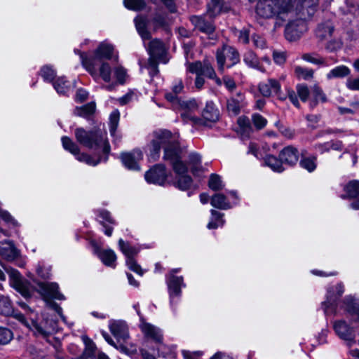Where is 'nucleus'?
Here are the masks:
<instances>
[{"label":"nucleus","instance_id":"42","mask_svg":"<svg viewBox=\"0 0 359 359\" xmlns=\"http://www.w3.org/2000/svg\"><path fill=\"white\" fill-rule=\"evenodd\" d=\"M238 125L241 135L246 137H249L252 131L250 120L245 116H241L238 118Z\"/></svg>","mask_w":359,"mask_h":359},{"label":"nucleus","instance_id":"22","mask_svg":"<svg viewBox=\"0 0 359 359\" xmlns=\"http://www.w3.org/2000/svg\"><path fill=\"white\" fill-rule=\"evenodd\" d=\"M318 2V0H302L299 8H297V11L294 10L293 15L295 13L296 15H302L304 18H311L315 13Z\"/></svg>","mask_w":359,"mask_h":359},{"label":"nucleus","instance_id":"55","mask_svg":"<svg viewBox=\"0 0 359 359\" xmlns=\"http://www.w3.org/2000/svg\"><path fill=\"white\" fill-rule=\"evenodd\" d=\"M296 90L300 100L304 102H306L309 99V95H311V92L307 86L304 84H298L296 87Z\"/></svg>","mask_w":359,"mask_h":359},{"label":"nucleus","instance_id":"44","mask_svg":"<svg viewBox=\"0 0 359 359\" xmlns=\"http://www.w3.org/2000/svg\"><path fill=\"white\" fill-rule=\"evenodd\" d=\"M294 74L299 79L310 80L313 77V70L309 68L296 66Z\"/></svg>","mask_w":359,"mask_h":359},{"label":"nucleus","instance_id":"50","mask_svg":"<svg viewBox=\"0 0 359 359\" xmlns=\"http://www.w3.org/2000/svg\"><path fill=\"white\" fill-rule=\"evenodd\" d=\"M126 8L133 11H140L145 6V2L143 0H123Z\"/></svg>","mask_w":359,"mask_h":359},{"label":"nucleus","instance_id":"51","mask_svg":"<svg viewBox=\"0 0 359 359\" xmlns=\"http://www.w3.org/2000/svg\"><path fill=\"white\" fill-rule=\"evenodd\" d=\"M189 163L191 166L193 173H195L200 169L201 158L198 154L191 153L189 156Z\"/></svg>","mask_w":359,"mask_h":359},{"label":"nucleus","instance_id":"64","mask_svg":"<svg viewBox=\"0 0 359 359\" xmlns=\"http://www.w3.org/2000/svg\"><path fill=\"white\" fill-rule=\"evenodd\" d=\"M346 87L351 90H359V78L348 79L346 83Z\"/></svg>","mask_w":359,"mask_h":359},{"label":"nucleus","instance_id":"18","mask_svg":"<svg viewBox=\"0 0 359 359\" xmlns=\"http://www.w3.org/2000/svg\"><path fill=\"white\" fill-rule=\"evenodd\" d=\"M120 158L123 165L128 170H140L139 163L143 158V154L140 149H136L130 152L122 153Z\"/></svg>","mask_w":359,"mask_h":359},{"label":"nucleus","instance_id":"5","mask_svg":"<svg viewBox=\"0 0 359 359\" xmlns=\"http://www.w3.org/2000/svg\"><path fill=\"white\" fill-rule=\"evenodd\" d=\"M81 63L95 80L101 78L105 82L111 81V67L109 62L106 61L95 62L92 60L83 59Z\"/></svg>","mask_w":359,"mask_h":359},{"label":"nucleus","instance_id":"46","mask_svg":"<svg viewBox=\"0 0 359 359\" xmlns=\"http://www.w3.org/2000/svg\"><path fill=\"white\" fill-rule=\"evenodd\" d=\"M84 342L86 344V348L81 357V359H90L95 354V345L88 338H84Z\"/></svg>","mask_w":359,"mask_h":359},{"label":"nucleus","instance_id":"33","mask_svg":"<svg viewBox=\"0 0 359 359\" xmlns=\"http://www.w3.org/2000/svg\"><path fill=\"white\" fill-rule=\"evenodd\" d=\"M345 194L342 198H353L359 196V181L354 180L350 181L344 187Z\"/></svg>","mask_w":359,"mask_h":359},{"label":"nucleus","instance_id":"45","mask_svg":"<svg viewBox=\"0 0 359 359\" xmlns=\"http://www.w3.org/2000/svg\"><path fill=\"white\" fill-rule=\"evenodd\" d=\"M299 165L302 168L306 170L309 172H311L316 170L317 166L316 157H303L299 162Z\"/></svg>","mask_w":359,"mask_h":359},{"label":"nucleus","instance_id":"59","mask_svg":"<svg viewBox=\"0 0 359 359\" xmlns=\"http://www.w3.org/2000/svg\"><path fill=\"white\" fill-rule=\"evenodd\" d=\"M287 58V53L285 51L273 50V59L277 65H283L285 62Z\"/></svg>","mask_w":359,"mask_h":359},{"label":"nucleus","instance_id":"9","mask_svg":"<svg viewBox=\"0 0 359 359\" xmlns=\"http://www.w3.org/2000/svg\"><path fill=\"white\" fill-rule=\"evenodd\" d=\"M344 286L342 283H337L327 289L326 300L322 303V309L326 316L336 313V304L338 299L343 294Z\"/></svg>","mask_w":359,"mask_h":359},{"label":"nucleus","instance_id":"17","mask_svg":"<svg viewBox=\"0 0 359 359\" xmlns=\"http://www.w3.org/2000/svg\"><path fill=\"white\" fill-rule=\"evenodd\" d=\"M147 50L150 55V65L154 69V70H156V60H161V62L164 63L167 62L163 59L165 54V47L163 43L160 40H151L149 43Z\"/></svg>","mask_w":359,"mask_h":359},{"label":"nucleus","instance_id":"10","mask_svg":"<svg viewBox=\"0 0 359 359\" xmlns=\"http://www.w3.org/2000/svg\"><path fill=\"white\" fill-rule=\"evenodd\" d=\"M217 62L219 72L223 73L224 71V64L226 60L230 61L227 67L230 68L239 62V54L237 50L229 46H224L221 50L217 51Z\"/></svg>","mask_w":359,"mask_h":359},{"label":"nucleus","instance_id":"58","mask_svg":"<svg viewBox=\"0 0 359 359\" xmlns=\"http://www.w3.org/2000/svg\"><path fill=\"white\" fill-rule=\"evenodd\" d=\"M114 75L119 83H123L126 81L128 74L126 70L123 67H117L114 69Z\"/></svg>","mask_w":359,"mask_h":359},{"label":"nucleus","instance_id":"54","mask_svg":"<svg viewBox=\"0 0 359 359\" xmlns=\"http://www.w3.org/2000/svg\"><path fill=\"white\" fill-rule=\"evenodd\" d=\"M209 187L215 191L222 189L224 187L220 177L215 174H212L210 177Z\"/></svg>","mask_w":359,"mask_h":359},{"label":"nucleus","instance_id":"39","mask_svg":"<svg viewBox=\"0 0 359 359\" xmlns=\"http://www.w3.org/2000/svg\"><path fill=\"white\" fill-rule=\"evenodd\" d=\"M302 59L306 62L319 65L323 67H327L328 64L327 63L325 59L323 57H320L319 55L315 53H304L302 55Z\"/></svg>","mask_w":359,"mask_h":359},{"label":"nucleus","instance_id":"62","mask_svg":"<svg viewBox=\"0 0 359 359\" xmlns=\"http://www.w3.org/2000/svg\"><path fill=\"white\" fill-rule=\"evenodd\" d=\"M137 99V95L134 91H129L125 95L118 99L120 104L125 105L128 102Z\"/></svg>","mask_w":359,"mask_h":359},{"label":"nucleus","instance_id":"11","mask_svg":"<svg viewBox=\"0 0 359 359\" xmlns=\"http://www.w3.org/2000/svg\"><path fill=\"white\" fill-rule=\"evenodd\" d=\"M297 15L299 18L294 20L290 21L285 28V38L290 41L299 39L307 30V25L306 22L307 18H304L302 15Z\"/></svg>","mask_w":359,"mask_h":359},{"label":"nucleus","instance_id":"38","mask_svg":"<svg viewBox=\"0 0 359 359\" xmlns=\"http://www.w3.org/2000/svg\"><path fill=\"white\" fill-rule=\"evenodd\" d=\"M333 31V25L331 22L328 21L318 26L316 30V35L320 39H325L331 36Z\"/></svg>","mask_w":359,"mask_h":359},{"label":"nucleus","instance_id":"57","mask_svg":"<svg viewBox=\"0 0 359 359\" xmlns=\"http://www.w3.org/2000/svg\"><path fill=\"white\" fill-rule=\"evenodd\" d=\"M226 107L229 114L237 115L240 111L241 104L238 100L231 98L227 101Z\"/></svg>","mask_w":359,"mask_h":359},{"label":"nucleus","instance_id":"27","mask_svg":"<svg viewBox=\"0 0 359 359\" xmlns=\"http://www.w3.org/2000/svg\"><path fill=\"white\" fill-rule=\"evenodd\" d=\"M326 101L327 97L323 90L318 85L312 86L309 100L310 108L313 109L319 102H325Z\"/></svg>","mask_w":359,"mask_h":359},{"label":"nucleus","instance_id":"2","mask_svg":"<svg viewBox=\"0 0 359 359\" xmlns=\"http://www.w3.org/2000/svg\"><path fill=\"white\" fill-rule=\"evenodd\" d=\"M178 137L172 135L169 130H161L153 133L152 139L148 147L152 158L158 156L161 148L164 149V159L169 160L172 165L173 170L177 173L186 171L185 165L180 160Z\"/></svg>","mask_w":359,"mask_h":359},{"label":"nucleus","instance_id":"63","mask_svg":"<svg viewBox=\"0 0 359 359\" xmlns=\"http://www.w3.org/2000/svg\"><path fill=\"white\" fill-rule=\"evenodd\" d=\"M182 354L184 359H199L202 355L201 351H190L187 350H182Z\"/></svg>","mask_w":359,"mask_h":359},{"label":"nucleus","instance_id":"34","mask_svg":"<svg viewBox=\"0 0 359 359\" xmlns=\"http://www.w3.org/2000/svg\"><path fill=\"white\" fill-rule=\"evenodd\" d=\"M53 87L57 93L66 95L72 88V83L65 77H58L53 82Z\"/></svg>","mask_w":359,"mask_h":359},{"label":"nucleus","instance_id":"3","mask_svg":"<svg viewBox=\"0 0 359 359\" xmlns=\"http://www.w3.org/2000/svg\"><path fill=\"white\" fill-rule=\"evenodd\" d=\"M294 0H259L256 12L262 18L274 16L285 20L293 16Z\"/></svg>","mask_w":359,"mask_h":359},{"label":"nucleus","instance_id":"56","mask_svg":"<svg viewBox=\"0 0 359 359\" xmlns=\"http://www.w3.org/2000/svg\"><path fill=\"white\" fill-rule=\"evenodd\" d=\"M41 75L44 81L50 82L55 76V72L50 66L46 65L41 68Z\"/></svg>","mask_w":359,"mask_h":359},{"label":"nucleus","instance_id":"6","mask_svg":"<svg viewBox=\"0 0 359 359\" xmlns=\"http://www.w3.org/2000/svg\"><path fill=\"white\" fill-rule=\"evenodd\" d=\"M178 106L181 110V118L184 123H190L194 127H201L205 124L203 120L192 114L198 108L195 100H180L178 101Z\"/></svg>","mask_w":359,"mask_h":359},{"label":"nucleus","instance_id":"40","mask_svg":"<svg viewBox=\"0 0 359 359\" xmlns=\"http://www.w3.org/2000/svg\"><path fill=\"white\" fill-rule=\"evenodd\" d=\"M95 107V103L91 102L82 107H76L74 110V114L81 117L88 118L94 114Z\"/></svg>","mask_w":359,"mask_h":359},{"label":"nucleus","instance_id":"7","mask_svg":"<svg viewBox=\"0 0 359 359\" xmlns=\"http://www.w3.org/2000/svg\"><path fill=\"white\" fill-rule=\"evenodd\" d=\"M180 269H175L170 271L167 278V284L170 296V304L173 311L175 310V304L181 295V289L185 287L183 283L182 276H175L174 274L178 273Z\"/></svg>","mask_w":359,"mask_h":359},{"label":"nucleus","instance_id":"15","mask_svg":"<svg viewBox=\"0 0 359 359\" xmlns=\"http://www.w3.org/2000/svg\"><path fill=\"white\" fill-rule=\"evenodd\" d=\"M333 329L336 334L341 339L347 341L349 346L355 343V330L345 320H336L333 323Z\"/></svg>","mask_w":359,"mask_h":359},{"label":"nucleus","instance_id":"23","mask_svg":"<svg viewBox=\"0 0 359 359\" xmlns=\"http://www.w3.org/2000/svg\"><path fill=\"white\" fill-rule=\"evenodd\" d=\"M200 118L205 123L202 126H207L209 123H214L219 119V111L212 102H207L202 111V118Z\"/></svg>","mask_w":359,"mask_h":359},{"label":"nucleus","instance_id":"37","mask_svg":"<svg viewBox=\"0 0 359 359\" xmlns=\"http://www.w3.org/2000/svg\"><path fill=\"white\" fill-rule=\"evenodd\" d=\"M351 71L349 68L345 65H339L332 69L326 75L327 79L337 78H343L348 76Z\"/></svg>","mask_w":359,"mask_h":359},{"label":"nucleus","instance_id":"25","mask_svg":"<svg viewBox=\"0 0 359 359\" xmlns=\"http://www.w3.org/2000/svg\"><path fill=\"white\" fill-rule=\"evenodd\" d=\"M279 156L283 163L293 165L298 162L299 154L295 147L288 146L280 151Z\"/></svg>","mask_w":359,"mask_h":359},{"label":"nucleus","instance_id":"21","mask_svg":"<svg viewBox=\"0 0 359 359\" xmlns=\"http://www.w3.org/2000/svg\"><path fill=\"white\" fill-rule=\"evenodd\" d=\"M281 86L278 81L269 79L259 84V90L264 97H270L272 94L279 95Z\"/></svg>","mask_w":359,"mask_h":359},{"label":"nucleus","instance_id":"43","mask_svg":"<svg viewBox=\"0 0 359 359\" xmlns=\"http://www.w3.org/2000/svg\"><path fill=\"white\" fill-rule=\"evenodd\" d=\"M243 60L248 66L259 69L262 72L264 71V69H262V67L259 65L258 58L253 52L248 51L244 55Z\"/></svg>","mask_w":359,"mask_h":359},{"label":"nucleus","instance_id":"35","mask_svg":"<svg viewBox=\"0 0 359 359\" xmlns=\"http://www.w3.org/2000/svg\"><path fill=\"white\" fill-rule=\"evenodd\" d=\"M186 167V171L182 173H175L177 175V180L176 182V186L182 190H187L192 187L193 182L191 178L186 175L187 172V167Z\"/></svg>","mask_w":359,"mask_h":359},{"label":"nucleus","instance_id":"41","mask_svg":"<svg viewBox=\"0 0 359 359\" xmlns=\"http://www.w3.org/2000/svg\"><path fill=\"white\" fill-rule=\"evenodd\" d=\"M212 217L210 221L207 225L208 229H217L219 226H222L224 224V220L223 219L224 214H222L215 210H211Z\"/></svg>","mask_w":359,"mask_h":359},{"label":"nucleus","instance_id":"53","mask_svg":"<svg viewBox=\"0 0 359 359\" xmlns=\"http://www.w3.org/2000/svg\"><path fill=\"white\" fill-rule=\"evenodd\" d=\"M0 217L13 227L19 226L18 221L7 210L0 208Z\"/></svg>","mask_w":359,"mask_h":359},{"label":"nucleus","instance_id":"16","mask_svg":"<svg viewBox=\"0 0 359 359\" xmlns=\"http://www.w3.org/2000/svg\"><path fill=\"white\" fill-rule=\"evenodd\" d=\"M5 269L9 276L11 285L23 297H29L31 296V291L20 273L17 270L12 268H6Z\"/></svg>","mask_w":359,"mask_h":359},{"label":"nucleus","instance_id":"28","mask_svg":"<svg viewBox=\"0 0 359 359\" xmlns=\"http://www.w3.org/2000/svg\"><path fill=\"white\" fill-rule=\"evenodd\" d=\"M228 10L229 8L224 5L223 0H211L208 5L207 13L210 17L213 18Z\"/></svg>","mask_w":359,"mask_h":359},{"label":"nucleus","instance_id":"8","mask_svg":"<svg viewBox=\"0 0 359 359\" xmlns=\"http://www.w3.org/2000/svg\"><path fill=\"white\" fill-rule=\"evenodd\" d=\"M74 52L76 54H79L81 62H83V59H88L92 60V61L95 62H98L104 61L105 60H111L114 56L113 45L107 41L100 43L91 55H88L79 50H75Z\"/></svg>","mask_w":359,"mask_h":359},{"label":"nucleus","instance_id":"4","mask_svg":"<svg viewBox=\"0 0 359 359\" xmlns=\"http://www.w3.org/2000/svg\"><path fill=\"white\" fill-rule=\"evenodd\" d=\"M36 289L46 302L47 305L56 311L62 320L65 321V318L62 314V308L57 304L51 301V299H65V296L59 292L58 285L55 283H39Z\"/></svg>","mask_w":359,"mask_h":359},{"label":"nucleus","instance_id":"13","mask_svg":"<svg viewBox=\"0 0 359 359\" xmlns=\"http://www.w3.org/2000/svg\"><path fill=\"white\" fill-rule=\"evenodd\" d=\"M15 318L18 319L19 322H20L22 325H24L29 329L33 330L34 334L36 335H41L46 337L56 330L55 322L51 321L48 323V320H46L41 325H39L36 322L32 321V325H29L27 323V321L25 319V317L21 313L15 314Z\"/></svg>","mask_w":359,"mask_h":359},{"label":"nucleus","instance_id":"26","mask_svg":"<svg viewBox=\"0 0 359 359\" xmlns=\"http://www.w3.org/2000/svg\"><path fill=\"white\" fill-rule=\"evenodd\" d=\"M191 22L196 28L203 33L211 34L215 32V26L210 22L205 20L203 17L192 16Z\"/></svg>","mask_w":359,"mask_h":359},{"label":"nucleus","instance_id":"60","mask_svg":"<svg viewBox=\"0 0 359 359\" xmlns=\"http://www.w3.org/2000/svg\"><path fill=\"white\" fill-rule=\"evenodd\" d=\"M320 148L322 147H326V151H330V149L333 150H341L343 147L342 143L340 141H335V142H328L323 143V144H320L319 146Z\"/></svg>","mask_w":359,"mask_h":359},{"label":"nucleus","instance_id":"61","mask_svg":"<svg viewBox=\"0 0 359 359\" xmlns=\"http://www.w3.org/2000/svg\"><path fill=\"white\" fill-rule=\"evenodd\" d=\"M252 121L255 126L259 130L263 128L267 123L266 119L258 114L252 116Z\"/></svg>","mask_w":359,"mask_h":359},{"label":"nucleus","instance_id":"31","mask_svg":"<svg viewBox=\"0 0 359 359\" xmlns=\"http://www.w3.org/2000/svg\"><path fill=\"white\" fill-rule=\"evenodd\" d=\"M136 29L143 41L149 39L150 32L147 29V20L145 18L138 16L134 20Z\"/></svg>","mask_w":359,"mask_h":359},{"label":"nucleus","instance_id":"32","mask_svg":"<svg viewBox=\"0 0 359 359\" xmlns=\"http://www.w3.org/2000/svg\"><path fill=\"white\" fill-rule=\"evenodd\" d=\"M210 203L213 207L218 209L227 210L231 208L227 198L219 193L212 196Z\"/></svg>","mask_w":359,"mask_h":359},{"label":"nucleus","instance_id":"20","mask_svg":"<svg viewBox=\"0 0 359 359\" xmlns=\"http://www.w3.org/2000/svg\"><path fill=\"white\" fill-rule=\"evenodd\" d=\"M140 327L145 337L156 342H161L162 341L163 334L160 328L143 320H141Z\"/></svg>","mask_w":359,"mask_h":359},{"label":"nucleus","instance_id":"29","mask_svg":"<svg viewBox=\"0 0 359 359\" xmlns=\"http://www.w3.org/2000/svg\"><path fill=\"white\" fill-rule=\"evenodd\" d=\"M18 255L17 249L11 241L0 243V255L7 259L13 260Z\"/></svg>","mask_w":359,"mask_h":359},{"label":"nucleus","instance_id":"30","mask_svg":"<svg viewBox=\"0 0 359 359\" xmlns=\"http://www.w3.org/2000/svg\"><path fill=\"white\" fill-rule=\"evenodd\" d=\"M97 253V256L99 257V258L101 259L104 264H105L107 266L113 268L115 267L116 255L114 250L111 249L101 250H98Z\"/></svg>","mask_w":359,"mask_h":359},{"label":"nucleus","instance_id":"52","mask_svg":"<svg viewBox=\"0 0 359 359\" xmlns=\"http://www.w3.org/2000/svg\"><path fill=\"white\" fill-rule=\"evenodd\" d=\"M0 312L4 315H10L12 313L11 305L7 297L0 294Z\"/></svg>","mask_w":359,"mask_h":359},{"label":"nucleus","instance_id":"47","mask_svg":"<svg viewBox=\"0 0 359 359\" xmlns=\"http://www.w3.org/2000/svg\"><path fill=\"white\" fill-rule=\"evenodd\" d=\"M341 14L344 15H350L351 16H355L359 13V10L358 6H355L351 1L346 0L345 5L344 6L340 7L339 8Z\"/></svg>","mask_w":359,"mask_h":359},{"label":"nucleus","instance_id":"24","mask_svg":"<svg viewBox=\"0 0 359 359\" xmlns=\"http://www.w3.org/2000/svg\"><path fill=\"white\" fill-rule=\"evenodd\" d=\"M109 328L111 334L117 339L125 340L128 337V327L125 322L121 320H111Z\"/></svg>","mask_w":359,"mask_h":359},{"label":"nucleus","instance_id":"36","mask_svg":"<svg viewBox=\"0 0 359 359\" xmlns=\"http://www.w3.org/2000/svg\"><path fill=\"white\" fill-rule=\"evenodd\" d=\"M264 165L269 167L273 171L281 172L284 170L283 162L272 155H267L264 159Z\"/></svg>","mask_w":359,"mask_h":359},{"label":"nucleus","instance_id":"14","mask_svg":"<svg viewBox=\"0 0 359 359\" xmlns=\"http://www.w3.org/2000/svg\"><path fill=\"white\" fill-rule=\"evenodd\" d=\"M187 70L192 74H201L202 76L214 79L218 86L222 84V80L217 77L213 67L208 62H205L203 64L198 61L188 62L187 63Z\"/></svg>","mask_w":359,"mask_h":359},{"label":"nucleus","instance_id":"12","mask_svg":"<svg viewBox=\"0 0 359 359\" xmlns=\"http://www.w3.org/2000/svg\"><path fill=\"white\" fill-rule=\"evenodd\" d=\"M118 246L121 251L124 254L126 257V264L128 267L133 271L137 274L142 276L143 270L141 266L134 259L138 252L139 249L135 246L130 245L128 243H125L123 239H119Z\"/></svg>","mask_w":359,"mask_h":359},{"label":"nucleus","instance_id":"48","mask_svg":"<svg viewBox=\"0 0 359 359\" xmlns=\"http://www.w3.org/2000/svg\"><path fill=\"white\" fill-rule=\"evenodd\" d=\"M119 118L120 113L118 110L116 109L111 113L109 116V131L112 136L115 135L118 125Z\"/></svg>","mask_w":359,"mask_h":359},{"label":"nucleus","instance_id":"1","mask_svg":"<svg viewBox=\"0 0 359 359\" xmlns=\"http://www.w3.org/2000/svg\"><path fill=\"white\" fill-rule=\"evenodd\" d=\"M74 135L76 141L81 146L90 150L102 152V155L97 158L90 156L86 153H81L79 147L75 142L67 136L62 137L63 148L73 154L76 160L91 166H95L99 163L107 160L110 146L104 133L101 130L87 131L82 128H78L75 130Z\"/></svg>","mask_w":359,"mask_h":359},{"label":"nucleus","instance_id":"49","mask_svg":"<svg viewBox=\"0 0 359 359\" xmlns=\"http://www.w3.org/2000/svg\"><path fill=\"white\" fill-rule=\"evenodd\" d=\"M13 338V332L5 327H0V345H6Z\"/></svg>","mask_w":359,"mask_h":359},{"label":"nucleus","instance_id":"19","mask_svg":"<svg viewBox=\"0 0 359 359\" xmlns=\"http://www.w3.org/2000/svg\"><path fill=\"white\" fill-rule=\"evenodd\" d=\"M168 177L165 168L163 165H154L149 171L146 172L144 177L148 183L163 185Z\"/></svg>","mask_w":359,"mask_h":359}]
</instances>
